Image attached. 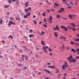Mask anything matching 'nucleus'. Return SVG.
Masks as SVG:
<instances>
[{
	"instance_id": "nucleus-43",
	"label": "nucleus",
	"mask_w": 79,
	"mask_h": 79,
	"mask_svg": "<svg viewBox=\"0 0 79 79\" xmlns=\"http://www.w3.org/2000/svg\"><path fill=\"white\" fill-rule=\"evenodd\" d=\"M69 3L70 4H71V5H73V3L72 2H70Z\"/></svg>"
},
{
	"instance_id": "nucleus-25",
	"label": "nucleus",
	"mask_w": 79,
	"mask_h": 79,
	"mask_svg": "<svg viewBox=\"0 0 79 79\" xmlns=\"http://www.w3.org/2000/svg\"><path fill=\"white\" fill-rule=\"evenodd\" d=\"M64 37L63 36H60V39H64Z\"/></svg>"
},
{
	"instance_id": "nucleus-2",
	"label": "nucleus",
	"mask_w": 79,
	"mask_h": 79,
	"mask_svg": "<svg viewBox=\"0 0 79 79\" xmlns=\"http://www.w3.org/2000/svg\"><path fill=\"white\" fill-rule=\"evenodd\" d=\"M11 24H14L15 25H16V23H14L13 21H10L9 22V23L8 24V26H11Z\"/></svg>"
},
{
	"instance_id": "nucleus-42",
	"label": "nucleus",
	"mask_w": 79,
	"mask_h": 79,
	"mask_svg": "<svg viewBox=\"0 0 79 79\" xmlns=\"http://www.w3.org/2000/svg\"><path fill=\"white\" fill-rule=\"evenodd\" d=\"M58 13H62V12L60 10H59L58 11Z\"/></svg>"
},
{
	"instance_id": "nucleus-19",
	"label": "nucleus",
	"mask_w": 79,
	"mask_h": 79,
	"mask_svg": "<svg viewBox=\"0 0 79 79\" xmlns=\"http://www.w3.org/2000/svg\"><path fill=\"white\" fill-rule=\"evenodd\" d=\"M0 19L1 20V21L0 22V24H2V23H3V20L2 19L0 18Z\"/></svg>"
},
{
	"instance_id": "nucleus-33",
	"label": "nucleus",
	"mask_w": 79,
	"mask_h": 79,
	"mask_svg": "<svg viewBox=\"0 0 79 79\" xmlns=\"http://www.w3.org/2000/svg\"><path fill=\"white\" fill-rule=\"evenodd\" d=\"M43 16H45L46 15H45V12H44L42 14Z\"/></svg>"
},
{
	"instance_id": "nucleus-36",
	"label": "nucleus",
	"mask_w": 79,
	"mask_h": 79,
	"mask_svg": "<svg viewBox=\"0 0 79 79\" xmlns=\"http://www.w3.org/2000/svg\"><path fill=\"white\" fill-rule=\"evenodd\" d=\"M33 31L32 30H30L29 31V32H30V33H32Z\"/></svg>"
},
{
	"instance_id": "nucleus-27",
	"label": "nucleus",
	"mask_w": 79,
	"mask_h": 79,
	"mask_svg": "<svg viewBox=\"0 0 79 79\" xmlns=\"http://www.w3.org/2000/svg\"><path fill=\"white\" fill-rule=\"evenodd\" d=\"M63 39L64 41H66V40L67 39V38L66 37H64Z\"/></svg>"
},
{
	"instance_id": "nucleus-21",
	"label": "nucleus",
	"mask_w": 79,
	"mask_h": 79,
	"mask_svg": "<svg viewBox=\"0 0 79 79\" xmlns=\"http://www.w3.org/2000/svg\"><path fill=\"white\" fill-rule=\"evenodd\" d=\"M34 35L33 34L29 35V37H34Z\"/></svg>"
},
{
	"instance_id": "nucleus-4",
	"label": "nucleus",
	"mask_w": 79,
	"mask_h": 79,
	"mask_svg": "<svg viewBox=\"0 0 79 79\" xmlns=\"http://www.w3.org/2000/svg\"><path fill=\"white\" fill-rule=\"evenodd\" d=\"M48 48V46H47L46 47L43 46V49L44 50V51L45 52L47 53V51L46 50V49L47 48Z\"/></svg>"
},
{
	"instance_id": "nucleus-53",
	"label": "nucleus",
	"mask_w": 79,
	"mask_h": 79,
	"mask_svg": "<svg viewBox=\"0 0 79 79\" xmlns=\"http://www.w3.org/2000/svg\"><path fill=\"white\" fill-rule=\"evenodd\" d=\"M63 19H67L66 18H64V17H62Z\"/></svg>"
},
{
	"instance_id": "nucleus-1",
	"label": "nucleus",
	"mask_w": 79,
	"mask_h": 79,
	"mask_svg": "<svg viewBox=\"0 0 79 79\" xmlns=\"http://www.w3.org/2000/svg\"><path fill=\"white\" fill-rule=\"evenodd\" d=\"M66 68H68V65L67 62L66 61H65L64 64L62 67V68L63 69H66Z\"/></svg>"
},
{
	"instance_id": "nucleus-56",
	"label": "nucleus",
	"mask_w": 79,
	"mask_h": 79,
	"mask_svg": "<svg viewBox=\"0 0 79 79\" xmlns=\"http://www.w3.org/2000/svg\"><path fill=\"white\" fill-rule=\"evenodd\" d=\"M9 37L10 38H11V37H13V36H12V35H10L9 36Z\"/></svg>"
},
{
	"instance_id": "nucleus-17",
	"label": "nucleus",
	"mask_w": 79,
	"mask_h": 79,
	"mask_svg": "<svg viewBox=\"0 0 79 79\" xmlns=\"http://www.w3.org/2000/svg\"><path fill=\"white\" fill-rule=\"evenodd\" d=\"M33 22L34 24H36L37 23V22L35 20H33Z\"/></svg>"
},
{
	"instance_id": "nucleus-52",
	"label": "nucleus",
	"mask_w": 79,
	"mask_h": 79,
	"mask_svg": "<svg viewBox=\"0 0 79 79\" xmlns=\"http://www.w3.org/2000/svg\"><path fill=\"white\" fill-rule=\"evenodd\" d=\"M48 50H49V52H52V50H51V49H50V48H49Z\"/></svg>"
},
{
	"instance_id": "nucleus-13",
	"label": "nucleus",
	"mask_w": 79,
	"mask_h": 79,
	"mask_svg": "<svg viewBox=\"0 0 79 79\" xmlns=\"http://www.w3.org/2000/svg\"><path fill=\"white\" fill-rule=\"evenodd\" d=\"M41 44H42L43 45H45V43H44V41L41 40Z\"/></svg>"
},
{
	"instance_id": "nucleus-3",
	"label": "nucleus",
	"mask_w": 79,
	"mask_h": 79,
	"mask_svg": "<svg viewBox=\"0 0 79 79\" xmlns=\"http://www.w3.org/2000/svg\"><path fill=\"white\" fill-rule=\"evenodd\" d=\"M61 28H63V29H64V31H68V27H66L64 26H61L60 27Z\"/></svg>"
},
{
	"instance_id": "nucleus-50",
	"label": "nucleus",
	"mask_w": 79,
	"mask_h": 79,
	"mask_svg": "<svg viewBox=\"0 0 79 79\" xmlns=\"http://www.w3.org/2000/svg\"><path fill=\"white\" fill-rule=\"evenodd\" d=\"M27 16H30V13H29L28 14H27Z\"/></svg>"
},
{
	"instance_id": "nucleus-38",
	"label": "nucleus",
	"mask_w": 79,
	"mask_h": 79,
	"mask_svg": "<svg viewBox=\"0 0 79 79\" xmlns=\"http://www.w3.org/2000/svg\"><path fill=\"white\" fill-rule=\"evenodd\" d=\"M10 20H13V18L12 17H10Z\"/></svg>"
},
{
	"instance_id": "nucleus-62",
	"label": "nucleus",
	"mask_w": 79,
	"mask_h": 79,
	"mask_svg": "<svg viewBox=\"0 0 79 79\" xmlns=\"http://www.w3.org/2000/svg\"><path fill=\"white\" fill-rule=\"evenodd\" d=\"M35 17H36V16H35V15H34L33 16V18H35Z\"/></svg>"
},
{
	"instance_id": "nucleus-24",
	"label": "nucleus",
	"mask_w": 79,
	"mask_h": 79,
	"mask_svg": "<svg viewBox=\"0 0 79 79\" xmlns=\"http://www.w3.org/2000/svg\"><path fill=\"white\" fill-rule=\"evenodd\" d=\"M11 2H12V0H8V2L9 3H11Z\"/></svg>"
},
{
	"instance_id": "nucleus-34",
	"label": "nucleus",
	"mask_w": 79,
	"mask_h": 79,
	"mask_svg": "<svg viewBox=\"0 0 79 79\" xmlns=\"http://www.w3.org/2000/svg\"><path fill=\"white\" fill-rule=\"evenodd\" d=\"M56 72L57 73H60V71L59 70H58L57 69H56Z\"/></svg>"
},
{
	"instance_id": "nucleus-44",
	"label": "nucleus",
	"mask_w": 79,
	"mask_h": 79,
	"mask_svg": "<svg viewBox=\"0 0 79 79\" xmlns=\"http://www.w3.org/2000/svg\"><path fill=\"white\" fill-rule=\"evenodd\" d=\"M70 58H71V59H73V56L71 55L70 56Z\"/></svg>"
},
{
	"instance_id": "nucleus-30",
	"label": "nucleus",
	"mask_w": 79,
	"mask_h": 79,
	"mask_svg": "<svg viewBox=\"0 0 79 79\" xmlns=\"http://www.w3.org/2000/svg\"><path fill=\"white\" fill-rule=\"evenodd\" d=\"M44 31H42L41 32V34L42 35H44Z\"/></svg>"
},
{
	"instance_id": "nucleus-31",
	"label": "nucleus",
	"mask_w": 79,
	"mask_h": 79,
	"mask_svg": "<svg viewBox=\"0 0 79 79\" xmlns=\"http://www.w3.org/2000/svg\"><path fill=\"white\" fill-rule=\"evenodd\" d=\"M26 22V21L25 20H23L22 22V24H23L24 23H25Z\"/></svg>"
},
{
	"instance_id": "nucleus-57",
	"label": "nucleus",
	"mask_w": 79,
	"mask_h": 79,
	"mask_svg": "<svg viewBox=\"0 0 79 79\" xmlns=\"http://www.w3.org/2000/svg\"><path fill=\"white\" fill-rule=\"evenodd\" d=\"M76 52H78V51H79V49L78 48L77 49H76Z\"/></svg>"
},
{
	"instance_id": "nucleus-15",
	"label": "nucleus",
	"mask_w": 79,
	"mask_h": 79,
	"mask_svg": "<svg viewBox=\"0 0 79 79\" xmlns=\"http://www.w3.org/2000/svg\"><path fill=\"white\" fill-rule=\"evenodd\" d=\"M76 60L73 59V60H71V62H73V63H75L76 62Z\"/></svg>"
},
{
	"instance_id": "nucleus-26",
	"label": "nucleus",
	"mask_w": 79,
	"mask_h": 79,
	"mask_svg": "<svg viewBox=\"0 0 79 79\" xmlns=\"http://www.w3.org/2000/svg\"><path fill=\"white\" fill-rule=\"evenodd\" d=\"M10 7V6H9V5L5 6H4V7L6 8H8V7Z\"/></svg>"
},
{
	"instance_id": "nucleus-6",
	"label": "nucleus",
	"mask_w": 79,
	"mask_h": 79,
	"mask_svg": "<svg viewBox=\"0 0 79 79\" xmlns=\"http://www.w3.org/2000/svg\"><path fill=\"white\" fill-rule=\"evenodd\" d=\"M52 16L51 15H50L49 19H48V21H49V22H50V21H51L52 20Z\"/></svg>"
},
{
	"instance_id": "nucleus-12",
	"label": "nucleus",
	"mask_w": 79,
	"mask_h": 79,
	"mask_svg": "<svg viewBox=\"0 0 79 79\" xmlns=\"http://www.w3.org/2000/svg\"><path fill=\"white\" fill-rule=\"evenodd\" d=\"M25 11L26 12V13H27L29 11V10H28V9H25Z\"/></svg>"
},
{
	"instance_id": "nucleus-8",
	"label": "nucleus",
	"mask_w": 79,
	"mask_h": 79,
	"mask_svg": "<svg viewBox=\"0 0 79 79\" xmlns=\"http://www.w3.org/2000/svg\"><path fill=\"white\" fill-rule=\"evenodd\" d=\"M44 71H46V72H47V73H48V74H50V72L47 69H44Z\"/></svg>"
},
{
	"instance_id": "nucleus-7",
	"label": "nucleus",
	"mask_w": 79,
	"mask_h": 79,
	"mask_svg": "<svg viewBox=\"0 0 79 79\" xmlns=\"http://www.w3.org/2000/svg\"><path fill=\"white\" fill-rule=\"evenodd\" d=\"M61 16L60 14H57L56 16V18H57V19H59V18H60Z\"/></svg>"
},
{
	"instance_id": "nucleus-45",
	"label": "nucleus",
	"mask_w": 79,
	"mask_h": 79,
	"mask_svg": "<svg viewBox=\"0 0 79 79\" xmlns=\"http://www.w3.org/2000/svg\"><path fill=\"white\" fill-rule=\"evenodd\" d=\"M51 10L52 11V12H53L54 11V9H51Z\"/></svg>"
},
{
	"instance_id": "nucleus-37",
	"label": "nucleus",
	"mask_w": 79,
	"mask_h": 79,
	"mask_svg": "<svg viewBox=\"0 0 79 79\" xmlns=\"http://www.w3.org/2000/svg\"><path fill=\"white\" fill-rule=\"evenodd\" d=\"M26 58H25V60L26 61H27L28 60V57H27V56H26Z\"/></svg>"
},
{
	"instance_id": "nucleus-39",
	"label": "nucleus",
	"mask_w": 79,
	"mask_h": 79,
	"mask_svg": "<svg viewBox=\"0 0 79 79\" xmlns=\"http://www.w3.org/2000/svg\"><path fill=\"white\" fill-rule=\"evenodd\" d=\"M62 47L63 48H64V44H63V43L62 44Z\"/></svg>"
},
{
	"instance_id": "nucleus-5",
	"label": "nucleus",
	"mask_w": 79,
	"mask_h": 79,
	"mask_svg": "<svg viewBox=\"0 0 79 79\" xmlns=\"http://www.w3.org/2000/svg\"><path fill=\"white\" fill-rule=\"evenodd\" d=\"M48 67L49 68H51V69H55V67L54 66V65L51 66H48Z\"/></svg>"
},
{
	"instance_id": "nucleus-48",
	"label": "nucleus",
	"mask_w": 79,
	"mask_h": 79,
	"mask_svg": "<svg viewBox=\"0 0 79 79\" xmlns=\"http://www.w3.org/2000/svg\"><path fill=\"white\" fill-rule=\"evenodd\" d=\"M47 64H48V65H50V64H51V63H47Z\"/></svg>"
},
{
	"instance_id": "nucleus-29",
	"label": "nucleus",
	"mask_w": 79,
	"mask_h": 79,
	"mask_svg": "<svg viewBox=\"0 0 79 79\" xmlns=\"http://www.w3.org/2000/svg\"><path fill=\"white\" fill-rule=\"evenodd\" d=\"M44 27H45L46 28H47V25H46L45 24H43V25Z\"/></svg>"
},
{
	"instance_id": "nucleus-32",
	"label": "nucleus",
	"mask_w": 79,
	"mask_h": 79,
	"mask_svg": "<svg viewBox=\"0 0 79 79\" xmlns=\"http://www.w3.org/2000/svg\"><path fill=\"white\" fill-rule=\"evenodd\" d=\"M60 10L62 12H63V11H64V8H61Z\"/></svg>"
},
{
	"instance_id": "nucleus-60",
	"label": "nucleus",
	"mask_w": 79,
	"mask_h": 79,
	"mask_svg": "<svg viewBox=\"0 0 79 79\" xmlns=\"http://www.w3.org/2000/svg\"><path fill=\"white\" fill-rule=\"evenodd\" d=\"M25 38L26 39H27V37L26 36H25Z\"/></svg>"
},
{
	"instance_id": "nucleus-46",
	"label": "nucleus",
	"mask_w": 79,
	"mask_h": 79,
	"mask_svg": "<svg viewBox=\"0 0 79 79\" xmlns=\"http://www.w3.org/2000/svg\"><path fill=\"white\" fill-rule=\"evenodd\" d=\"M22 64H19L18 65V66H21Z\"/></svg>"
},
{
	"instance_id": "nucleus-16",
	"label": "nucleus",
	"mask_w": 79,
	"mask_h": 79,
	"mask_svg": "<svg viewBox=\"0 0 79 79\" xmlns=\"http://www.w3.org/2000/svg\"><path fill=\"white\" fill-rule=\"evenodd\" d=\"M54 5L56 6H58L60 5V4H57L56 3H54Z\"/></svg>"
},
{
	"instance_id": "nucleus-28",
	"label": "nucleus",
	"mask_w": 79,
	"mask_h": 79,
	"mask_svg": "<svg viewBox=\"0 0 79 79\" xmlns=\"http://www.w3.org/2000/svg\"><path fill=\"white\" fill-rule=\"evenodd\" d=\"M27 17V15H24V18H25V19H26Z\"/></svg>"
},
{
	"instance_id": "nucleus-14",
	"label": "nucleus",
	"mask_w": 79,
	"mask_h": 79,
	"mask_svg": "<svg viewBox=\"0 0 79 79\" xmlns=\"http://www.w3.org/2000/svg\"><path fill=\"white\" fill-rule=\"evenodd\" d=\"M74 41H75V42H77L78 41H79V39H74Z\"/></svg>"
},
{
	"instance_id": "nucleus-54",
	"label": "nucleus",
	"mask_w": 79,
	"mask_h": 79,
	"mask_svg": "<svg viewBox=\"0 0 79 79\" xmlns=\"http://www.w3.org/2000/svg\"><path fill=\"white\" fill-rule=\"evenodd\" d=\"M47 11H48V12H50V10L49 9H48L47 10Z\"/></svg>"
},
{
	"instance_id": "nucleus-55",
	"label": "nucleus",
	"mask_w": 79,
	"mask_h": 79,
	"mask_svg": "<svg viewBox=\"0 0 79 79\" xmlns=\"http://www.w3.org/2000/svg\"><path fill=\"white\" fill-rule=\"evenodd\" d=\"M28 9L29 10H31V7H28Z\"/></svg>"
},
{
	"instance_id": "nucleus-47",
	"label": "nucleus",
	"mask_w": 79,
	"mask_h": 79,
	"mask_svg": "<svg viewBox=\"0 0 79 79\" xmlns=\"http://www.w3.org/2000/svg\"><path fill=\"white\" fill-rule=\"evenodd\" d=\"M64 76L65 77L66 76H67V73H64Z\"/></svg>"
},
{
	"instance_id": "nucleus-58",
	"label": "nucleus",
	"mask_w": 79,
	"mask_h": 79,
	"mask_svg": "<svg viewBox=\"0 0 79 79\" xmlns=\"http://www.w3.org/2000/svg\"><path fill=\"white\" fill-rule=\"evenodd\" d=\"M60 75H61V74H59L58 76H57L58 77H60Z\"/></svg>"
},
{
	"instance_id": "nucleus-11",
	"label": "nucleus",
	"mask_w": 79,
	"mask_h": 79,
	"mask_svg": "<svg viewBox=\"0 0 79 79\" xmlns=\"http://www.w3.org/2000/svg\"><path fill=\"white\" fill-rule=\"evenodd\" d=\"M54 35L56 37H57V36H58V34H57V32H55L54 33Z\"/></svg>"
},
{
	"instance_id": "nucleus-40",
	"label": "nucleus",
	"mask_w": 79,
	"mask_h": 79,
	"mask_svg": "<svg viewBox=\"0 0 79 79\" xmlns=\"http://www.w3.org/2000/svg\"><path fill=\"white\" fill-rule=\"evenodd\" d=\"M76 59H77H77H79V56H77L76 57Z\"/></svg>"
},
{
	"instance_id": "nucleus-61",
	"label": "nucleus",
	"mask_w": 79,
	"mask_h": 79,
	"mask_svg": "<svg viewBox=\"0 0 79 79\" xmlns=\"http://www.w3.org/2000/svg\"><path fill=\"white\" fill-rule=\"evenodd\" d=\"M63 79H66V77H65V76H64V77H63Z\"/></svg>"
},
{
	"instance_id": "nucleus-41",
	"label": "nucleus",
	"mask_w": 79,
	"mask_h": 79,
	"mask_svg": "<svg viewBox=\"0 0 79 79\" xmlns=\"http://www.w3.org/2000/svg\"><path fill=\"white\" fill-rule=\"evenodd\" d=\"M70 43L72 44H74V42H73V41H71L70 42Z\"/></svg>"
},
{
	"instance_id": "nucleus-35",
	"label": "nucleus",
	"mask_w": 79,
	"mask_h": 79,
	"mask_svg": "<svg viewBox=\"0 0 79 79\" xmlns=\"http://www.w3.org/2000/svg\"><path fill=\"white\" fill-rule=\"evenodd\" d=\"M67 59L69 60V63L70 62V60H71V58L70 57H69L67 58Z\"/></svg>"
},
{
	"instance_id": "nucleus-23",
	"label": "nucleus",
	"mask_w": 79,
	"mask_h": 79,
	"mask_svg": "<svg viewBox=\"0 0 79 79\" xmlns=\"http://www.w3.org/2000/svg\"><path fill=\"white\" fill-rule=\"evenodd\" d=\"M69 17L70 19H72V18H73V17H72V15H69Z\"/></svg>"
},
{
	"instance_id": "nucleus-9",
	"label": "nucleus",
	"mask_w": 79,
	"mask_h": 79,
	"mask_svg": "<svg viewBox=\"0 0 79 79\" xmlns=\"http://www.w3.org/2000/svg\"><path fill=\"white\" fill-rule=\"evenodd\" d=\"M29 2L27 1V3H25V6L26 7H27L28 6V5H29Z\"/></svg>"
},
{
	"instance_id": "nucleus-20",
	"label": "nucleus",
	"mask_w": 79,
	"mask_h": 79,
	"mask_svg": "<svg viewBox=\"0 0 79 79\" xmlns=\"http://www.w3.org/2000/svg\"><path fill=\"white\" fill-rule=\"evenodd\" d=\"M72 52H73L74 53H76V51L75 50H74V49L73 48H72Z\"/></svg>"
},
{
	"instance_id": "nucleus-49",
	"label": "nucleus",
	"mask_w": 79,
	"mask_h": 79,
	"mask_svg": "<svg viewBox=\"0 0 79 79\" xmlns=\"http://www.w3.org/2000/svg\"><path fill=\"white\" fill-rule=\"evenodd\" d=\"M72 29H73V30L74 31H76V29L75 28H72Z\"/></svg>"
},
{
	"instance_id": "nucleus-18",
	"label": "nucleus",
	"mask_w": 79,
	"mask_h": 79,
	"mask_svg": "<svg viewBox=\"0 0 79 79\" xmlns=\"http://www.w3.org/2000/svg\"><path fill=\"white\" fill-rule=\"evenodd\" d=\"M56 27L57 30V31H59V27H58V26H56Z\"/></svg>"
},
{
	"instance_id": "nucleus-64",
	"label": "nucleus",
	"mask_w": 79,
	"mask_h": 79,
	"mask_svg": "<svg viewBox=\"0 0 79 79\" xmlns=\"http://www.w3.org/2000/svg\"><path fill=\"white\" fill-rule=\"evenodd\" d=\"M44 79H48V77H47L44 78Z\"/></svg>"
},
{
	"instance_id": "nucleus-63",
	"label": "nucleus",
	"mask_w": 79,
	"mask_h": 79,
	"mask_svg": "<svg viewBox=\"0 0 79 79\" xmlns=\"http://www.w3.org/2000/svg\"><path fill=\"white\" fill-rule=\"evenodd\" d=\"M44 22H46V18H44Z\"/></svg>"
},
{
	"instance_id": "nucleus-51",
	"label": "nucleus",
	"mask_w": 79,
	"mask_h": 79,
	"mask_svg": "<svg viewBox=\"0 0 79 79\" xmlns=\"http://www.w3.org/2000/svg\"><path fill=\"white\" fill-rule=\"evenodd\" d=\"M16 20H19V18H18V17H16Z\"/></svg>"
},
{
	"instance_id": "nucleus-59",
	"label": "nucleus",
	"mask_w": 79,
	"mask_h": 79,
	"mask_svg": "<svg viewBox=\"0 0 79 79\" xmlns=\"http://www.w3.org/2000/svg\"><path fill=\"white\" fill-rule=\"evenodd\" d=\"M24 13H21L20 14V15H21V16H23V15Z\"/></svg>"
},
{
	"instance_id": "nucleus-10",
	"label": "nucleus",
	"mask_w": 79,
	"mask_h": 79,
	"mask_svg": "<svg viewBox=\"0 0 79 79\" xmlns=\"http://www.w3.org/2000/svg\"><path fill=\"white\" fill-rule=\"evenodd\" d=\"M66 5L68 6L67 7V8H72V6H69V4H67Z\"/></svg>"
},
{
	"instance_id": "nucleus-22",
	"label": "nucleus",
	"mask_w": 79,
	"mask_h": 79,
	"mask_svg": "<svg viewBox=\"0 0 79 79\" xmlns=\"http://www.w3.org/2000/svg\"><path fill=\"white\" fill-rule=\"evenodd\" d=\"M71 25H72V26H73V27H75V24H74L73 23H72L70 24Z\"/></svg>"
}]
</instances>
